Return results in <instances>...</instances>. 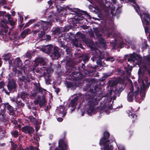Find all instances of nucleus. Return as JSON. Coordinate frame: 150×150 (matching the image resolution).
<instances>
[{"mask_svg": "<svg viewBox=\"0 0 150 150\" xmlns=\"http://www.w3.org/2000/svg\"><path fill=\"white\" fill-rule=\"evenodd\" d=\"M140 69L138 71L139 78L138 82H134L135 90L134 94L133 93V88L132 86L130 91L129 92L127 96V100L129 101L132 102L134 99V94L136 101L140 103L145 97V91L146 90V87L143 79L141 78V64H139Z\"/></svg>", "mask_w": 150, "mask_h": 150, "instance_id": "1", "label": "nucleus"}, {"mask_svg": "<svg viewBox=\"0 0 150 150\" xmlns=\"http://www.w3.org/2000/svg\"><path fill=\"white\" fill-rule=\"evenodd\" d=\"M140 17L141 19L143 24L145 32L146 33L148 32L149 33V39H150V28L147 27H145V25H149L150 21L149 15L147 11H144L143 10L140 11Z\"/></svg>", "mask_w": 150, "mask_h": 150, "instance_id": "2", "label": "nucleus"}, {"mask_svg": "<svg viewBox=\"0 0 150 150\" xmlns=\"http://www.w3.org/2000/svg\"><path fill=\"white\" fill-rule=\"evenodd\" d=\"M110 136V134L108 132L104 133V137L101 139L100 141V144L101 146L103 145V147L102 150H112L113 147L110 144L111 142L108 138Z\"/></svg>", "mask_w": 150, "mask_h": 150, "instance_id": "3", "label": "nucleus"}, {"mask_svg": "<svg viewBox=\"0 0 150 150\" xmlns=\"http://www.w3.org/2000/svg\"><path fill=\"white\" fill-rule=\"evenodd\" d=\"M52 15L50 14L49 16V18L50 20V21H40L36 25L37 26H40L41 27H42L44 30V31H41L40 34L38 33V34L39 37L40 38H42L45 35V32L44 31L47 29L48 27L50 25L51 22L54 20V17H53L51 19H50V18H52V16H54L53 11L52 12Z\"/></svg>", "mask_w": 150, "mask_h": 150, "instance_id": "4", "label": "nucleus"}, {"mask_svg": "<svg viewBox=\"0 0 150 150\" xmlns=\"http://www.w3.org/2000/svg\"><path fill=\"white\" fill-rule=\"evenodd\" d=\"M88 103L89 105L87 109V112L88 115H91L97 112V110L94 108V106L98 104V100L96 99H93L89 101Z\"/></svg>", "mask_w": 150, "mask_h": 150, "instance_id": "5", "label": "nucleus"}, {"mask_svg": "<svg viewBox=\"0 0 150 150\" xmlns=\"http://www.w3.org/2000/svg\"><path fill=\"white\" fill-rule=\"evenodd\" d=\"M40 71L42 73H43L46 83L47 84H49L50 83V75L48 72V71L49 70L50 72L51 73L53 72V70L51 69H47L45 71V69L46 68L45 67H40Z\"/></svg>", "mask_w": 150, "mask_h": 150, "instance_id": "6", "label": "nucleus"}, {"mask_svg": "<svg viewBox=\"0 0 150 150\" xmlns=\"http://www.w3.org/2000/svg\"><path fill=\"white\" fill-rule=\"evenodd\" d=\"M22 66V62L19 58H17L15 59H13L9 62V67H18L21 69Z\"/></svg>", "mask_w": 150, "mask_h": 150, "instance_id": "7", "label": "nucleus"}, {"mask_svg": "<svg viewBox=\"0 0 150 150\" xmlns=\"http://www.w3.org/2000/svg\"><path fill=\"white\" fill-rule=\"evenodd\" d=\"M47 61V59H45L42 58H38L35 59L34 65L36 67L38 66L39 64H40L41 65L45 66Z\"/></svg>", "mask_w": 150, "mask_h": 150, "instance_id": "8", "label": "nucleus"}, {"mask_svg": "<svg viewBox=\"0 0 150 150\" xmlns=\"http://www.w3.org/2000/svg\"><path fill=\"white\" fill-rule=\"evenodd\" d=\"M67 109L63 106L60 105L56 109V112L59 115L64 117L66 115Z\"/></svg>", "mask_w": 150, "mask_h": 150, "instance_id": "9", "label": "nucleus"}, {"mask_svg": "<svg viewBox=\"0 0 150 150\" xmlns=\"http://www.w3.org/2000/svg\"><path fill=\"white\" fill-rule=\"evenodd\" d=\"M59 146L61 150H67V143L63 139H60L59 141ZM55 150H59L56 148Z\"/></svg>", "mask_w": 150, "mask_h": 150, "instance_id": "10", "label": "nucleus"}, {"mask_svg": "<svg viewBox=\"0 0 150 150\" xmlns=\"http://www.w3.org/2000/svg\"><path fill=\"white\" fill-rule=\"evenodd\" d=\"M1 107H2L4 108H7L10 113L12 115L13 114L14 111V108L8 103L2 104Z\"/></svg>", "mask_w": 150, "mask_h": 150, "instance_id": "11", "label": "nucleus"}, {"mask_svg": "<svg viewBox=\"0 0 150 150\" xmlns=\"http://www.w3.org/2000/svg\"><path fill=\"white\" fill-rule=\"evenodd\" d=\"M121 1H123V3H125L126 2L127 3L128 2H131L134 3L135 5H133L134 8L136 11L139 14V7L135 1V0H120Z\"/></svg>", "mask_w": 150, "mask_h": 150, "instance_id": "12", "label": "nucleus"}, {"mask_svg": "<svg viewBox=\"0 0 150 150\" xmlns=\"http://www.w3.org/2000/svg\"><path fill=\"white\" fill-rule=\"evenodd\" d=\"M22 131L25 133H28L29 134L33 132V129L30 126H27L23 127L22 128Z\"/></svg>", "mask_w": 150, "mask_h": 150, "instance_id": "13", "label": "nucleus"}, {"mask_svg": "<svg viewBox=\"0 0 150 150\" xmlns=\"http://www.w3.org/2000/svg\"><path fill=\"white\" fill-rule=\"evenodd\" d=\"M16 86L15 82L13 81H10L8 82V90L11 91L13 89H15Z\"/></svg>", "mask_w": 150, "mask_h": 150, "instance_id": "14", "label": "nucleus"}, {"mask_svg": "<svg viewBox=\"0 0 150 150\" xmlns=\"http://www.w3.org/2000/svg\"><path fill=\"white\" fill-rule=\"evenodd\" d=\"M52 47V46L51 45L45 46L42 48L41 50L45 53H48L51 51Z\"/></svg>", "mask_w": 150, "mask_h": 150, "instance_id": "15", "label": "nucleus"}, {"mask_svg": "<svg viewBox=\"0 0 150 150\" xmlns=\"http://www.w3.org/2000/svg\"><path fill=\"white\" fill-rule=\"evenodd\" d=\"M46 102L45 97V96H43L42 97V98L40 99L39 102V103L40 107L45 108L46 105Z\"/></svg>", "mask_w": 150, "mask_h": 150, "instance_id": "16", "label": "nucleus"}, {"mask_svg": "<svg viewBox=\"0 0 150 150\" xmlns=\"http://www.w3.org/2000/svg\"><path fill=\"white\" fill-rule=\"evenodd\" d=\"M52 56H55V59H57L60 56V53L59 52L58 48L57 47H55L54 48V52Z\"/></svg>", "mask_w": 150, "mask_h": 150, "instance_id": "17", "label": "nucleus"}, {"mask_svg": "<svg viewBox=\"0 0 150 150\" xmlns=\"http://www.w3.org/2000/svg\"><path fill=\"white\" fill-rule=\"evenodd\" d=\"M98 45H99L100 47L106 49V47L105 40L103 38H101L99 40V43L98 44Z\"/></svg>", "mask_w": 150, "mask_h": 150, "instance_id": "18", "label": "nucleus"}, {"mask_svg": "<svg viewBox=\"0 0 150 150\" xmlns=\"http://www.w3.org/2000/svg\"><path fill=\"white\" fill-rule=\"evenodd\" d=\"M137 57L139 58V56L135 54H133L130 55V57L129 59H128V61L130 62H134L135 60H137Z\"/></svg>", "mask_w": 150, "mask_h": 150, "instance_id": "19", "label": "nucleus"}, {"mask_svg": "<svg viewBox=\"0 0 150 150\" xmlns=\"http://www.w3.org/2000/svg\"><path fill=\"white\" fill-rule=\"evenodd\" d=\"M112 109V106L110 104V105H109L107 107L103 109V111L104 112L107 114H108L110 112V110Z\"/></svg>", "mask_w": 150, "mask_h": 150, "instance_id": "20", "label": "nucleus"}, {"mask_svg": "<svg viewBox=\"0 0 150 150\" xmlns=\"http://www.w3.org/2000/svg\"><path fill=\"white\" fill-rule=\"evenodd\" d=\"M76 99H74L72 100L71 103H70L69 105V107H71L73 108V109H72V110H74L76 105Z\"/></svg>", "mask_w": 150, "mask_h": 150, "instance_id": "21", "label": "nucleus"}, {"mask_svg": "<svg viewBox=\"0 0 150 150\" xmlns=\"http://www.w3.org/2000/svg\"><path fill=\"white\" fill-rule=\"evenodd\" d=\"M7 16L8 20L11 26H13L15 25V22L13 21L12 18H11L10 15H7Z\"/></svg>", "mask_w": 150, "mask_h": 150, "instance_id": "22", "label": "nucleus"}, {"mask_svg": "<svg viewBox=\"0 0 150 150\" xmlns=\"http://www.w3.org/2000/svg\"><path fill=\"white\" fill-rule=\"evenodd\" d=\"M28 96V94L27 93L23 92L21 93V98L23 100H26V99L27 98Z\"/></svg>", "mask_w": 150, "mask_h": 150, "instance_id": "23", "label": "nucleus"}, {"mask_svg": "<svg viewBox=\"0 0 150 150\" xmlns=\"http://www.w3.org/2000/svg\"><path fill=\"white\" fill-rule=\"evenodd\" d=\"M6 23L7 21L5 20H3L1 21V23L2 27L5 29L8 28V27L6 24Z\"/></svg>", "mask_w": 150, "mask_h": 150, "instance_id": "24", "label": "nucleus"}, {"mask_svg": "<svg viewBox=\"0 0 150 150\" xmlns=\"http://www.w3.org/2000/svg\"><path fill=\"white\" fill-rule=\"evenodd\" d=\"M134 111L132 112H131L129 110L127 112L129 116L130 117L132 118H136L137 116L135 114L133 113Z\"/></svg>", "mask_w": 150, "mask_h": 150, "instance_id": "25", "label": "nucleus"}, {"mask_svg": "<svg viewBox=\"0 0 150 150\" xmlns=\"http://www.w3.org/2000/svg\"><path fill=\"white\" fill-rule=\"evenodd\" d=\"M29 119L30 121L33 123L37 125L38 122L34 117L32 116H30L29 117Z\"/></svg>", "mask_w": 150, "mask_h": 150, "instance_id": "26", "label": "nucleus"}, {"mask_svg": "<svg viewBox=\"0 0 150 150\" xmlns=\"http://www.w3.org/2000/svg\"><path fill=\"white\" fill-rule=\"evenodd\" d=\"M20 80L23 81L25 82H29L30 81V79L28 77H27L26 78L24 76H22L20 77Z\"/></svg>", "mask_w": 150, "mask_h": 150, "instance_id": "27", "label": "nucleus"}, {"mask_svg": "<svg viewBox=\"0 0 150 150\" xmlns=\"http://www.w3.org/2000/svg\"><path fill=\"white\" fill-rule=\"evenodd\" d=\"M11 145L12 146V149L13 150H16L21 147L20 146H19V147H18L17 145L15 144L13 142H11Z\"/></svg>", "mask_w": 150, "mask_h": 150, "instance_id": "28", "label": "nucleus"}, {"mask_svg": "<svg viewBox=\"0 0 150 150\" xmlns=\"http://www.w3.org/2000/svg\"><path fill=\"white\" fill-rule=\"evenodd\" d=\"M106 61H110L111 62H113L115 60V59L112 57H108L106 59Z\"/></svg>", "mask_w": 150, "mask_h": 150, "instance_id": "29", "label": "nucleus"}, {"mask_svg": "<svg viewBox=\"0 0 150 150\" xmlns=\"http://www.w3.org/2000/svg\"><path fill=\"white\" fill-rule=\"evenodd\" d=\"M33 22L34 20H30L28 23H26L25 25V27H27L30 24L32 23Z\"/></svg>", "mask_w": 150, "mask_h": 150, "instance_id": "30", "label": "nucleus"}, {"mask_svg": "<svg viewBox=\"0 0 150 150\" xmlns=\"http://www.w3.org/2000/svg\"><path fill=\"white\" fill-rule=\"evenodd\" d=\"M13 135L15 137H17L18 136V133L17 131H15L13 134Z\"/></svg>", "mask_w": 150, "mask_h": 150, "instance_id": "31", "label": "nucleus"}, {"mask_svg": "<svg viewBox=\"0 0 150 150\" xmlns=\"http://www.w3.org/2000/svg\"><path fill=\"white\" fill-rule=\"evenodd\" d=\"M89 58V57L88 55H87V56L85 57L83 59V61L84 63L86 62L88 60Z\"/></svg>", "mask_w": 150, "mask_h": 150, "instance_id": "32", "label": "nucleus"}, {"mask_svg": "<svg viewBox=\"0 0 150 150\" xmlns=\"http://www.w3.org/2000/svg\"><path fill=\"white\" fill-rule=\"evenodd\" d=\"M26 35L25 33L23 31L21 34V37L23 38L25 37Z\"/></svg>", "mask_w": 150, "mask_h": 150, "instance_id": "33", "label": "nucleus"}, {"mask_svg": "<svg viewBox=\"0 0 150 150\" xmlns=\"http://www.w3.org/2000/svg\"><path fill=\"white\" fill-rule=\"evenodd\" d=\"M5 85L4 82L2 81L0 82V88H3Z\"/></svg>", "mask_w": 150, "mask_h": 150, "instance_id": "34", "label": "nucleus"}, {"mask_svg": "<svg viewBox=\"0 0 150 150\" xmlns=\"http://www.w3.org/2000/svg\"><path fill=\"white\" fill-rule=\"evenodd\" d=\"M24 31L25 33L27 35L30 33V30L29 29H27Z\"/></svg>", "mask_w": 150, "mask_h": 150, "instance_id": "35", "label": "nucleus"}, {"mask_svg": "<svg viewBox=\"0 0 150 150\" xmlns=\"http://www.w3.org/2000/svg\"><path fill=\"white\" fill-rule=\"evenodd\" d=\"M19 18L20 19L19 20V22L21 23L23 20V18L22 16H19Z\"/></svg>", "mask_w": 150, "mask_h": 150, "instance_id": "36", "label": "nucleus"}, {"mask_svg": "<svg viewBox=\"0 0 150 150\" xmlns=\"http://www.w3.org/2000/svg\"><path fill=\"white\" fill-rule=\"evenodd\" d=\"M117 147L119 150H125L124 148L123 147H121L120 146H117Z\"/></svg>", "mask_w": 150, "mask_h": 150, "instance_id": "37", "label": "nucleus"}, {"mask_svg": "<svg viewBox=\"0 0 150 150\" xmlns=\"http://www.w3.org/2000/svg\"><path fill=\"white\" fill-rule=\"evenodd\" d=\"M21 150H29L28 149H21ZM30 150H35V149L34 148L33 146H31L30 147Z\"/></svg>", "mask_w": 150, "mask_h": 150, "instance_id": "38", "label": "nucleus"}, {"mask_svg": "<svg viewBox=\"0 0 150 150\" xmlns=\"http://www.w3.org/2000/svg\"><path fill=\"white\" fill-rule=\"evenodd\" d=\"M127 74L129 76H130L131 74V70L130 69H129L128 70H127Z\"/></svg>", "mask_w": 150, "mask_h": 150, "instance_id": "39", "label": "nucleus"}, {"mask_svg": "<svg viewBox=\"0 0 150 150\" xmlns=\"http://www.w3.org/2000/svg\"><path fill=\"white\" fill-rule=\"evenodd\" d=\"M6 12L5 11H0V16H3L5 13Z\"/></svg>", "mask_w": 150, "mask_h": 150, "instance_id": "40", "label": "nucleus"}, {"mask_svg": "<svg viewBox=\"0 0 150 150\" xmlns=\"http://www.w3.org/2000/svg\"><path fill=\"white\" fill-rule=\"evenodd\" d=\"M77 20L78 21H79L80 20H82L83 19V18L82 17L79 16L77 18Z\"/></svg>", "mask_w": 150, "mask_h": 150, "instance_id": "41", "label": "nucleus"}, {"mask_svg": "<svg viewBox=\"0 0 150 150\" xmlns=\"http://www.w3.org/2000/svg\"><path fill=\"white\" fill-rule=\"evenodd\" d=\"M57 120L59 122H61L62 121L63 119L61 117H59L57 118Z\"/></svg>", "mask_w": 150, "mask_h": 150, "instance_id": "42", "label": "nucleus"}, {"mask_svg": "<svg viewBox=\"0 0 150 150\" xmlns=\"http://www.w3.org/2000/svg\"><path fill=\"white\" fill-rule=\"evenodd\" d=\"M93 8L94 9L93 11L95 12H98L100 10L98 8H97L96 9V11L95 10L96 8H95L93 7Z\"/></svg>", "mask_w": 150, "mask_h": 150, "instance_id": "43", "label": "nucleus"}, {"mask_svg": "<svg viewBox=\"0 0 150 150\" xmlns=\"http://www.w3.org/2000/svg\"><path fill=\"white\" fill-rule=\"evenodd\" d=\"M77 35L80 36V38H82L83 37V35L81 33H79Z\"/></svg>", "mask_w": 150, "mask_h": 150, "instance_id": "44", "label": "nucleus"}, {"mask_svg": "<svg viewBox=\"0 0 150 150\" xmlns=\"http://www.w3.org/2000/svg\"><path fill=\"white\" fill-rule=\"evenodd\" d=\"M38 124H39V123H38V124H37V125H36V127H35V129H36V130L37 131L39 129V126L38 125Z\"/></svg>", "mask_w": 150, "mask_h": 150, "instance_id": "45", "label": "nucleus"}, {"mask_svg": "<svg viewBox=\"0 0 150 150\" xmlns=\"http://www.w3.org/2000/svg\"><path fill=\"white\" fill-rule=\"evenodd\" d=\"M1 3L2 4H5L6 3V1L5 0H1Z\"/></svg>", "mask_w": 150, "mask_h": 150, "instance_id": "46", "label": "nucleus"}, {"mask_svg": "<svg viewBox=\"0 0 150 150\" xmlns=\"http://www.w3.org/2000/svg\"><path fill=\"white\" fill-rule=\"evenodd\" d=\"M40 30V29H38L36 30H34L33 32L34 33H37Z\"/></svg>", "mask_w": 150, "mask_h": 150, "instance_id": "47", "label": "nucleus"}, {"mask_svg": "<svg viewBox=\"0 0 150 150\" xmlns=\"http://www.w3.org/2000/svg\"><path fill=\"white\" fill-rule=\"evenodd\" d=\"M39 103V100H35L34 101V103L35 104L37 105Z\"/></svg>", "mask_w": 150, "mask_h": 150, "instance_id": "48", "label": "nucleus"}, {"mask_svg": "<svg viewBox=\"0 0 150 150\" xmlns=\"http://www.w3.org/2000/svg\"><path fill=\"white\" fill-rule=\"evenodd\" d=\"M11 100L12 102H14L16 101V99L15 98H11Z\"/></svg>", "mask_w": 150, "mask_h": 150, "instance_id": "49", "label": "nucleus"}, {"mask_svg": "<svg viewBox=\"0 0 150 150\" xmlns=\"http://www.w3.org/2000/svg\"><path fill=\"white\" fill-rule=\"evenodd\" d=\"M10 58V57H5L4 58V59L6 61H7Z\"/></svg>", "mask_w": 150, "mask_h": 150, "instance_id": "50", "label": "nucleus"}, {"mask_svg": "<svg viewBox=\"0 0 150 150\" xmlns=\"http://www.w3.org/2000/svg\"><path fill=\"white\" fill-rule=\"evenodd\" d=\"M124 44V43L122 42H120V45L119 46V47H122V45Z\"/></svg>", "mask_w": 150, "mask_h": 150, "instance_id": "51", "label": "nucleus"}, {"mask_svg": "<svg viewBox=\"0 0 150 150\" xmlns=\"http://www.w3.org/2000/svg\"><path fill=\"white\" fill-rule=\"evenodd\" d=\"M26 56L27 57H30V53H27L26 54Z\"/></svg>", "mask_w": 150, "mask_h": 150, "instance_id": "52", "label": "nucleus"}, {"mask_svg": "<svg viewBox=\"0 0 150 150\" xmlns=\"http://www.w3.org/2000/svg\"><path fill=\"white\" fill-rule=\"evenodd\" d=\"M115 7L113 8L112 10L111 11V13L112 15L113 12V11H114L115 10Z\"/></svg>", "mask_w": 150, "mask_h": 150, "instance_id": "53", "label": "nucleus"}, {"mask_svg": "<svg viewBox=\"0 0 150 150\" xmlns=\"http://www.w3.org/2000/svg\"><path fill=\"white\" fill-rule=\"evenodd\" d=\"M96 57L95 56L91 58V59L93 61H94V59H96Z\"/></svg>", "mask_w": 150, "mask_h": 150, "instance_id": "54", "label": "nucleus"}, {"mask_svg": "<svg viewBox=\"0 0 150 150\" xmlns=\"http://www.w3.org/2000/svg\"><path fill=\"white\" fill-rule=\"evenodd\" d=\"M46 37L48 40H50L51 38L50 36L48 35H47Z\"/></svg>", "mask_w": 150, "mask_h": 150, "instance_id": "55", "label": "nucleus"}, {"mask_svg": "<svg viewBox=\"0 0 150 150\" xmlns=\"http://www.w3.org/2000/svg\"><path fill=\"white\" fill-rule=\"evenodd\" d=\"M48 4L50 5H51V4H52V2L51 1H49L48 2Z\"/></svg>", "mask_w": 150, "mask_h": 150, "instance_id": "56", "label": "nucleus"}, {"mask_svg": "<svg viewBox=\"0 0 150 150\" xmlns=\"http://www.w3.org/2000/svg\"><path fill=\"white\" fill-rule=\"evenodd\" d=\"M11 13L12 15L13 16H14L15 15V12L14 11H13Z\"/></svg>", "mask_w": 150, "mask_h": 150, "instance_id": "57", "label": "nucleus"}, {"mask_svg": "<svg viewBox=\"0 0 150 150\" xmlns=\"http://www.w3.org/2000/svg\"><path fill=\"white\" fill-rule=\"evenodd\" d=\"M67 9L69 11H72V9L71 8H70L69 7H67Z\"/></svg>", "mask_w": 150, "mask_h": 150, "instance_id": "58", "label": "nucleus"}, {"mask_svg": "<svg viewBox=\"0 0 150 150\" xmlns=\"http://www.w3.org/2000/svg\"><path fill=\"white\" fill-rule=\"evenodd\" d=\"M113 2L115 4L116 3V0H112Z\"/></svg>", "mask_w": 150, "mask_h": 150, "instance_id": "59", "label": "nucleus"}, {"mask_svg": "<svg viewBox=\"0 0 150 150\" xmlns=\"http://www.w3.org/2000/svg\"><path fill=\"white\" fill-rule=\"evenodd\" d=\"M145 83H147V82H148V80H147V78H146L145 79Z\"/></svg>", "mask_w": 150, "mask_h": 150, "instance_id": "60", "label": "nucleus"}, {"mask_svg": "<svg viewBox=\"0 0 150 150\" xmlns=\"http://www.w3.org/2000/svg\"><path fill=\"white\" fill-rule=\"evenodd\" d=\"M148 61H149V64L150 65V58H148Z\"/></svg>", "mask_w": 150, "mask_h": 150, "instance_id": "61", "label": "nucleus"}, {"mask_svg": "<svg viewBox=\"0 0 150 150\" xmlns=\"http://www.w3.org/2000/svg\"><path fill=\"white\" fill-rule=\"evenodd\" d=\"M100 59H103V57L102 56V54H101V55L100 56Z\"/></svg>", "mask_w": 150, "mask_h": 150, "instance_id": "62", "label": "nucleus"}, {"mask_svg": "<svg viewBox=\"0 0 150 150\" xmlns=\"http://www.w3.org/2000/svg\"><path fill=\"white\" fill-rule=\"evenodd\" d=\"M0 35H1V36H2V31L1 32L0 31Z\"/></svg>", "mask_w": 150, "mask_h": 150, "instance_id": "63", "label": "nucleus"}, {"mask_svg": "<svg viewBox=\"0 0 150 150\" xmlns=\"http://www.w3.org/2000/svg\"><path fill=\"white\" fill-rule=\"evenodd\" d=\"M35 149L36 150H39L38 149V147H35Z\"/></svg>", "mask_w": 150, "mask_h": 150, "instance_id": "64", "label": "nucleus"}]
</instances>
